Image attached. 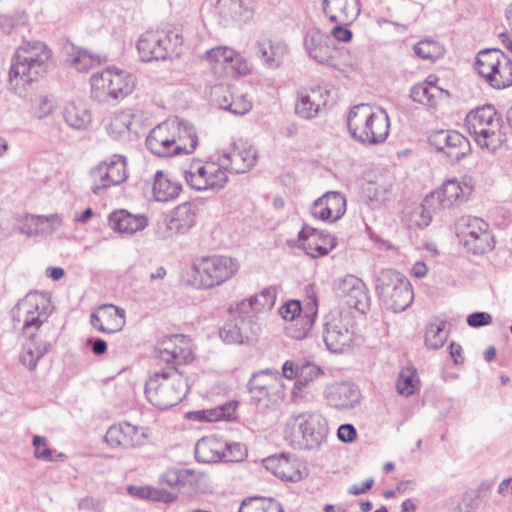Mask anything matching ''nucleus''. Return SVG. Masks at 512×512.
<instances>
[{
	"label": "nucleus",
	"instance_id": "f257e3e1",
	"mask_svg": "<svg viewBox=\"0 0 512 512\" xmlns=\"http://www.w3.org/2000/svg\"><path fill=\"white\" fill-rule=\"evenodd\" d=\"M52 312L51 300L43 292L28 293L11 311L14 327L21 326L23 334L29 338L20 355L21 363L29 370L36 369L38 361L50 348L49 343L36 338V331L48 320Z\"/></svg>",
	"mask_w": 512,
	"mask_h": 512
},
{
	"label": "nucleus",
	"instance_id": "f03ea898",
	"mask_svg": "<svg viewBox=\"0 0 512 512\" xmlns=\"http://www.w3.org/2000/svg\"><path fill=\"white\" fill-rule=\"evenodd\" d=\"M51 50L40 41L23 43L16 51L9 71L12 89L22 95L26 85L47 73Z\"/></svg>",
	"mask_w": 512,
	"mask_h": 512
},
{
	"label": "nucleus",
	"instance_id": "7ed1b4c3",
	"mask_svg": "<svg viewBox=\"0 0 512 512\" xmlns=\"http://www.w3.org/2000/svg\"><path fill=\"white\" fill-rule=\"evenodd\" d=\"M329 433L328 422L319 412L292 413L286 420L284 438L298 450H314L321 447Z\"/></svg>",
	"mask_w": 512,
	"mask_h": 512
},
{
	"label": "nucleus",
	"instance_id": "20e7f679",
	"mask_svg": "<svg viewBox=\"0 0 512 512\" xmlns=\"http://www.w3.org/2000/svg\"><path fill=\"white\" fill-rule=\"evenodd\" d=\"M188 390L187 378L174 366L155 371L145 385L148 401L159 409L177 405L186 397Z\"/></svg>",
	"mask_w": 512,
	"mask_h": 512
},
{
	"label": "nucleus",
	"instance_id": "39448f33",
	"mask_svg": "<svg viewBox=\"0 0 512 512\" xmlns=\"http://www.w3.org/2000/svg\"><path fill=\"white\" fill-rule=\"evenodd\" d=\"M347 125L352 137L364 144L384 142L390 130L386 111L368 104L354 106L349 112Z\"/></svg>",
	"mask_w": 512,
	"mask_h": 512
},
{
	"label": "nucleus",
	"instance_id": "423d86ee",
	"mask_svg": "<svg viewBox=\"0 0 512 512\" xmlns=\"http://www.w3.org/2000/svg\"><path fill=\"white\" fill-rule=\"evenodd\" d=\"M465 124L481 149L493 152L505 141L501 130L502 118L493 105L486 104L470 111Z\"/></svg>",
	"mask_w": 512,
	"mask_h": 512
},
{
	"label": "nucleus",
	"instance_id": "0eeeda50",
	"mask_svg": "<svg viewBox=\"0 0 512 512\" xmlns=\"http://www.w3.org/2000/svg\"><path fill=\"white\" fill-rule=\"evenodd\" d=\"M91 95L99 103L119 101L131 94L136 86L133 74L116 68L108 67L95 73L90 78Z\"/></svg>",
	"mask_w": 512,
	"mask_h": 512
},
{
	"label": "nucleus",
	"instance_id": "6e6552de",
	"mask_svg": "<svg viewBox=\"0 0 512 512\" xmlns=\"http://www.w3.org/2000/svg\"><path fill=\"white\" fill-rule=\"evenodd\" d=\"M375 291L382 303L394 312H402L413 302L409 280L393 269H382L375 278Z\"/></svg>",
	"mask_w": 512,
	"mask_h": 512
},
{
	"label": "nucleus",
	"instance_id": "1a4fd4ad",
	"mask_svg": "<svg viewBox=\"0 0 512 512\" xmlns=\"http://www.w3.org/2000/svg\"><path fill=\"white\" fill-rule=\"evenodd\" d=\"M239 268L236 258L225 255L203 256L192 264L195 285L200 289H211L225 283L237 274Z\"/></svg>",
	"mask_w": 512,
	"mask_h": 512
},
{
	"label": "nucleus",
	"instance_id": "9d476101",
	"mask_svg": "<svg viewBox=\"0 0 512 512\" xmlns=\"http://www.w3.org/2000/svg\"><path fill=\"white\" fill-rule=\"evenodd\" d=\"M475 69L494 89H504L512 85V59L499 49L480 51Z\"/></svg>",
	"mask_w": 512,
	"mask_h": 512
},
{
	"label": "nucleus",
	"instance_id": "9b49d317",
	"mask_svg": "<svg viewBox=\"0 0 512 512\" xmlns=\"http://www.w3.org/2000/svg\"><path fill=\"white\" fill-rule=\"evenodd\" d=\"M183 37L177 31H146L138 42L137 49L142 61H159L178 54Z\"/></svg>",
	"mask_w": 512,
	"mask_h": 512
},
{
	"label": "nucleus",
	"instance_id": "f8f14e48",
	"mask_svg": "<svg viewBox=\"0 0 512 512\" xmlns=\"http://www.w3.org/2000/svg\"><path fill=\"white\" fill-rule=\"evenodd\" d=\"M455 232L464 247L473 254H484L494 247L489 225L482 218L464 215L455 222Z\"/></svg>",
	"mask_w": 512,
	"mask_h": 512
},
{
	"label": "nucleus",
	"instance_id": "ddd939ff",
	"mask_svg": "<svg viewBox=\"0 0 512 512\" xmlns=\"http://www.w3.org/2000/svg\"><path fill=\"white\" fill-rule=\"evenodd\" d=\"M187 184L197 191H219L228 182V175L223 170L220 161H202L194 159L184 170Z\"/></svg>",
	"mask_w": 512,
	"mask_h": 512
},
{
	"label": "nucleus",
	"instance_id": "4468645a",
	"mask_svg": "<svg viewBox=\"0 0 512 512\" xmlns=\"http://www.w3.org/2000/svg\"><path fill=\"white\" fill-rule=\"evenodd\" d=\"M323 340L327 349L333 353H342L350 348L354 340L352 317L339 312L327 315L323 325Z\"/></svg>",
	"mask_w": 512,
	"mask_h": 512
},
{
	"label": "nucleus",
	"instance_id": "2eb2a0df",
	"mask_svg": "<svg viewBox=\"0 0 512 512\" xmlns=\"http://www.w3.org/2000/svg\"><path fill=\"white\" fill-rule=\"evenodd\" d=\"M217 157L226 173H246L256 165L258 150L247 140L238 139L218 151Z\"/></svg>",
	"mask_w": 512,
	"mask_h": 512
},
{
	"label": "nucleus",
	"instance_id": "dca6fc26",
	"mask_svg": "<svg viewBox=\"0 0 512 512\" xmlns=\"http://www.w3.org/2000/svg\"><path fill=\"white\" fill-rule=\"evenodd\" d=\"M282 376L277 370H262L254 373L249 381L251 400L261 407L276 401L283 394Z\"/></svg>",
	"mask_w": 512,
	"mask_h": 512
},
{
	"label": "nucleus",
	"instance_id": "f3484780",
	"mask_svg": "<svg viewBox=\"0 0 512 512\" xmlns=\"http://www.w3.org/2000/svg\"><path fill=\"white\" fill-rule=\"evenodd\" d=\"M178 133L177 118L166 120L155 126L146 138V147L158 157L179 155L185 147L178 145L175 137Z\"/></svg>",
	"mask_w": 512,
	"mask_h": 512
},
{
	"label": "nucleus",
	"instance_id": "a211bd4d",
	"mask_svg": "<svg viewBox=\"0 0 512 512\" xmlns=\"http://www.w3.org/2000/svg\"><path fill=\"white\" fill-rule=\"evenodd\" d=\"M148 437V428L124 421L109 427L105 442L111 448L132 449L145 445Z\"/></svg>",
	"mask_w": 512,
	"mask_h": 512
},
{
	"label": "nucleus",
	"instance_id": "6ab92c4d",
	"mask_svg": "<svg viewBox=\"0 0 512 512\" xmlns=\"http://www.w3.org/2000/svg\"><path fill=\"white\" fill-rule=\"evenodd\" d=\"M472 189L466 181L447 180L438 190L427 195V205H435L439 211L452 208L464 202Z\"/></svg>",
	"mask_w": 512,
	"mask_h": 512
},
{
	"label": "nucleus",
	"instance_id": "aec40b11",
	"mask_svg": "<svg viewBox=\"0 0 512 512\" xmlns=\"http://www.w3.org/2000/svg\"><path fill=\"white\" fill-rule=\"evenodd\" d=\"M260 331V325L251 317L236 316L224 323L219 336L228 344H243L255 341Z\"/></svg>",
	"mask_w": 512,
	"mask_h": 512
},
{
	"label": "nucleus",
	"instance_id": "412c9836",
	"mask_svg": "<svg viewBox=\"0 0 512 512\" xmlns=\"http://www.w3.org/2000/svg\"><path fill=\"white\" fill-rule=\"evenodd\" d=\"M300 247L311 258L327 255L337 245L336 238L328 232L304 225L298 234Z\"/></svg>",
	"mask_w": 512,
	"mask_h": 512
},
{
	"label": "nucleus",
	"instance_id": "4be33fe9",
	"mask_svg": "<svg viewBox=\"0 0 512 512\" xmlns=\"http://www.w3.org/2000/svg\"><path fill=\"white\" fill-rule=\"evenodd\" d=\"M207 475L199 470L189 468H169L161 476L160 482L187 492L199 491L207 485Z\"/></svg>",
	"mask_w": 512,
	"mask_h": 512
},
{
	"label": "nucleus",
	"instance_id": "5701e85b",
	"mask_svg": "<svg viewBox=\"0 0 512 512\" xmlns=\"http://www.w3.org/2000/svg\"><path fill=\"white\" fill-rule=\"evenodd\" d=\"M346 197L338 191H328L310 207L312 216L326 222H336L346 212Z\"/></svg>",
	"mask_w": 512,
	"mask_h": 512
},
{
	"label": "nucleus",
	"instance_id": "b1692460",
	"mask_svg": "<svg viewBox=\"0 0 512 512\" xmlns=\"http://www.w3.org/2000/svg\"><path fill=\"white\" fill-rule=\"evenodd\" d=\"M337 294L350 308L364 313L369 308L370 297L364 282L354 276H344L337 285Z\"/></svg>",
	"mask_w": 512,
	"mask_h": 512
},
{
	"label": "nucleus",
	"instance_id": "393cba45",
	"mask_svg": "<svg viewBox=\"0 0 512 512\" xmlns=\"http://www.w3.org/2000/svg\"><path fill=\"white\" fill-rule=\"evenodd\" d=\"M304 46L310 58L319 64L336 66L337 50L328 35L316 28L309 29L304 38Z\"/></svg>",
	"mask_w": 512,
	"mask_h": 512
},
{
	"label": "nucleus",
	"instance_id": "a878e982",
	"mask_svg": "<svg viewBox=\"0 0 512 512\" xmlns=\"http://www.w3.org/2000/svg\"><path fill=\"white\" fill-rule=\"evenodd\" d=\"M324 398L327 404L339 411L355 408L360 403L361 393L349 382H335L326 386Z\"/></svg>",
	"mask_w": 512,
	"mask_h": 512
},
{
	"label": "nucleus",
	"instance_id": "bb28decb",
	"mask_svg": "<svg viewBox=\"0 0 512 512\" xmlns=\"http://www.w3.org/2000/svg\"><path fill=\"white\" fill-rule=\"evenodd\" d=\"M329 91L321 86L301 91L295 101V114L305 120L316 118L326 107Z\"/></svg>",
	"mask_w": 512,
	"mask_h": 512
},
{
	"label": "nucleus",
	"instance_id": "cd10ccee",
	"mask_svg": "<svg viewBox=\"0 0 512 512\" xmlns=\"http://www.w3.org/2000/svg\"><path fill=\"white\" fill-rule=\"evenodd\" d=\"M90 323L102 333H117L125 326L126 312L113 304H103L91 313Z\"/></svg>",
	"mask_w": 512,
	"mask_h": 512
},
{
	"label": "nucleus",
	"instance_id": "c85d7f7f",
	"mask_svg": "<svg viewBox=\"0 0 512 512\" xmlns=\"http://www.w3.org/2000/svg\"><path fill=\"white\" fill-rule=\"evenodd\" d=\"M431 144L444 152L452 161H459L469 150V141L454 130H440L430 137Z\"/></svg>",
	"mask_w": 512,
	"mask_h": 512
},
{
	"label": "nucleus",
	"instance_id": "c756f323",
	"mask_svg": "<svg viewBox=\"0 0 512 512\" xmlns=\"http://www.w3.org/2000/svg\"><path fill=\"white\" fill-rule=\"evenodd\" d=\"M179 345L180 351L178 357L181 362L190 363L193 360V351L191 340L182 334H174L163 337L157 343L158 356L161 361L170 364L175 358V347Z\"/></svg>",
	"mask_w": 512,
	"mask_h": 512
},
{
	"label": "nucleus",
	"instance_id": "7c9ffc66",
	"mask_svg": "<svg viewBox=\"0 0 512 512\" xmlns=\"http://www.w3.org/2000/svg\"><path fill=\"white\" fill-rule=\"evenodd\" d=\"M322 9L330 22L351 24L360 14L359 0H323Z\"/></svg>",
	"mask_w": 512,
	"mask_h": 512
},
{
	"label": "nucleus",
	"instance_id": "2f4dec72",
	"mask_svg": "<svg viewBox=\"0 0 512 512\" xmlns=\"http://www.w3.org/2000/svg\"><path fill=\"white\" fill-rule=\"evenodd\" d=\"M224 441L215 436H206L197 441L195 445V458L201 463H217L228 461L227 451L230 449Z\"/></svg>",
	"mask_w": 512,
	"mask_h": 512
},
{
	"label": "nucleus",
	"instance_id": "473e14b6",
	"mask_svg": "<svg viewBox=\"0 0 512 512\" xmlns=\"http://www.w3.org/2000/svg\"><path fill=\"white\" fill-rule=\"evenodd\" d=\"M256 51L263 66L268 69H277L282 65L289 48L283 41L263 38L257 41Z\"/></svg>",
	"mask_w": 512,
	"mask_h": 512
},
{
	"label": "nucleus",
	"instance_id": "72a5a7b5",
	"mask_svg": "<svg viewBox=\"0 0 512 512\" xmlns=\"http://www.w3.org/2000/svg\"><path fill=\"white\" fill-rule=\"evenodd\" d=\"M394 177L389 174L376 176L364 188V193L373 208H378L390 201L393 196Z\"/></svg>",
	"mask_w": 512,
	"mask_h": 512
},
{
	"label": "nucleus",
	"instance_id": "f704fd0d",
	"mask_svg": "<svg viewBox=\"0 0 512 512\" xmlns=\"http://www.w3.org/2000/svg\"><path fill=\"white\" fill-rule=\"evenodd\" d=\"M263 462L265 468L281 480L297 482L302 479L297 462L284 454L267 457Z\"/></svg>",
	"mask_w": 512,
	"mask_h": 512
},
{
	"label": "nucleus",
	"instance_id": "c9c22d12",
	"mask_svg": "<svg viewBox=\"0 0 512 512\" xmlns=\"http://www.w3.org/2000/svg\"><path fill=\"white\" fill-rule=\"evenodd\" d=\"M196 223V206L190 202L175 207L171 217L167 222L169 235L184 234L188 232Z\"/></svg>",
	"mask_w": 512,
	"mask_h": 512
},
{
	"label": "nucleus",
	"instance_id": "e433bc0d",
	"mask_svg": "<svg viewBox=\"0 0 512 512\" xmlns=\"http://www.w3.org/2000/svg\"><path fill=\"white\" fill-rule=\"evenodd\" d=\"M108 221L114 231L126 234H134L148 225L146 216L133 215L126 210L114 211L110 214Z\"/></svg>",
	"mask_w": 512,
	"mask_h": 512
},
{
	"label": "nucleus",
	"instance_id": "4c0bfd02",
	"mask_svg": "<svg viewBox=\"0 0 512 512\" xmlns=\"http://www.w3.org/2000/svg\"><path fill=\"white\" fill-rule=\"evenodd\" d=\"M445 95H448L447 91L428 80L415 84L410 90V97L414 102L432 108L436 107Z\"/></svg>",
	"mask_w": 512,
	"mask_h": 512
},
{
	"label": "nucleus",
	"instance_id": "58836bf2",
	"mask_svg": "<svg viewBox=\"0 0 512 512\" xmlns=\"http://www.w3.org/2000/svg\"><path fill=\"white\" fill-rule=\"evenodd\" d=\"M92 112L85 103H69L64 110V120L72 129L86 130L92 123Z\"/></svg>",
	"mask_w": 512,
	"mask_h": 512
},
{
	"label": "nucleus",
	"instance_id": "ea45409f",
	"mask_svg": "<svg viewBox=\"0 0 512 512\" xmlns=\"http://www.w3.org/2000/svg\"><path fill=\"white\" fill-rule=\"evenodd\" d=\"M134 115L131 110L118 111L106 125L108 135L115 140H126L132 131Z\"/></svg>",
	"mask_w": 512,
	"mask_h": 512
},
{
	"label": "nucleus",
	"instance_id": "a19ab883",
	"mask_svg": "<svg viewBox=\"0 0 512 512\" xmlns=\"http://www.w3.org/2000/svg\"><path fill=\"white\" fill-rule=\"evenodd\" d=\"M323 375L324 371L320 366L313 362L303 360L300 367L299 379L296 380L291 392L293 401L302 399L304 397L302 394V388L306 387L309 383L317 380Z\"/></svg>",
	"mask_w": 512,
	"mask_h": 512
},
{
	"label": "nucleus",
	"instance_id": "79ce46f5",
	"mask_svg": "<svg viewBox=\"0 0 512 512\" xmlns=\"http://www.w3.org/2000/svg\"><path fill=\"white\" fill-rule=\"evenodd\" d=\"M181 191V185L169 179L162 171H157L153 183V196L156 201L167 202L175 199Z\"/></svg>",
	"mask_w": 512,
	"mask_h": 512
},
{
	"label": "nucleus",
	"instance_id": "37998d69",
	"mask_svg": "<svg viewBox=\"0 0 512 512\" xmlns=\"http://www.w3.org/2000/svg\"><path fill=\"white\" fill-rule=\"evenodd\" d=\"M318 311L317 298L314 293L307 292V302L305 304L304 315L298 320L301 322V328L291 330L290 334L295 339L305 338L312 329Z\"/></svg>",
	"mask_w": 512,
	"mask_h": 512
},
{
	"label": "nucleus",
	"instance_id": "c03bdc74",
	"mask_svg": "<svg viewBox=\"0 0 512 512\" xmlns=\"http://www.w3.org/2000/svg\"><path fill=\"white\" fill-rule=\"evenodd\" d=\"M177 127L178 133L175 140L179 143L178 145L185 147V150L179 151V155L193 153L198 146V136L195 128L189 122L178 118Z\"/></svg>",
	"mask_w": 512,
	"mask_h": 512
},
{
	"label": "nucleus",
	"instance_id": "a18cd8bd",
	"mask_svg": "<svg viewBox=\"0 0 512 512\" xmlns=\"http://www.w3.org/2000/svg\"><path fill=\"white\" fill-rule=\"evenodd\" d=\"M128 492L141 499H149L163 503H172L176 500V495L161 488L150 486H129Z\"/></svg>",
	"mask_w": 512,
	"mask_h": 512
},
{
	"label": "nucleus",
	"instance_id": "49530a36",
	"mask_svg": "<svg viewBox=\"0 0 512 512\" xmlns=\"http://www.w3.org/2000/svg\"><path fill=\"white\" fill-rule=\"evenodd\" d=\"M91 191L95 195H102L112 186H116L111 179L109 171L100 162L89 172Z\"/></svg>",
	"mask_w": 512,
	"mask_h": 512
},
{
	"label": "nucleus",
	"instance_id": "de8ad7c7",
	"mask_svg": "<svg viewBox=\"0 0 512 512\" xmlns=\"http://www.w3.org/2000/svg\"><path fill=\"white\" fill-rule=\"evenodd\" d=\"M102 165L109 171L111 179L115 185H119L126 181L128 177L127 173V161L126 157L118 154H114L107 159L103 160Z\"/></svg>",
	"mask_w": 512,
	"mask_h": 512
},
{
	"label": "nucleus",
	"instance_id": "09e8293b",
	"mask_svg": "<svg viewBox=\"0 0 512 512\" xmlns=\"http://www.w3.org/2000/svg\"><path fill=\"white\" fill-rule=\"evenodd\" d=\"M415 55L423 60L435 61L444 55L443 46L431 39H424L414 45Z\"/></svg>",
	"mask_w": 512,
	"mask_h": 512
},
{
	"label": "nucleus",
	"instance_id": "8fccbe9b",
	"mask_svg": "<svg viewBox=\"0 0 512 512\" xmlns=\"http://www.w3.org/2000/svg\"><path fill=\"white\" fill-rule=\"evenodd\" d=\"M419 384L415 368L406 367L401 370L397 379V392L402 396H411Z\"/></svg>",
	"mask_w": 512,
	"mask_h": 512
},
{
	"label": "nucleus",
	"instance_id": "3c124183",
	"mask_svg": "<svg viewBox=\"0 0 512 512\" xmlns=\"http://www.w3.org/2000/svg\"><path fill=\"white\" fill-rule=\"evenodd\" d=\"M67 61L78 71H87L94 65L97 59L87 50L72 45L68 52Z\"/></svg>",
	"mask_w": 512,
	"mask_h": 512
},
{
	"label": "nucleus",
	"instance_id": "603ef678",
	"mask_svg": "<svg viewBox=\"0 0 512 512\" xmlns=\"http://www.w3.org/2000/svg\"><path fill=\"white\" fill-rule=\"evenodd\" d=\"M439 210L435 205L428 206L427 205V196L424 198L423 202L414 208L411 213V223L417 227L423 228L429 225L432 220V216L434 213H437Z\"/></svg>",
	"mask_w": 512,
	"mask_h": 512
},
{
	"label": "nucleus",
	"instance_id": "864d4df0",
	"mask_svg": "<svg viewBox=\"0 0 512 512\" xmlns=\"http://www.w3.org/2000/svg\"><path fill=\"white\" fill-rule=\"evenodd\" d=\"M254 303V312L260 313L273 308L277 298L276 286L264 288L260 293L251 297Z\"/></svg>",
	"mask_w": 512,
	"mask_h": 512
},
{
	"label": "nucleus",
	"instance_id": "5fc2aeb1",
	"mask_svg": "<svg viewBox=\"0 0 512 512\" xmlns=\"http://www.w3.org/2000/svg\"><path fill=\"white\" fill-rule=\"evenodd\" d=\"M31 223L35 225V234L52 233L62 225V218L58 214L37 215L31 217Z\"/></svg>",
	"mask_w": 512,
	"mask_h": 512
},
{
	"label": "nucleus",
	"instance_id": "6e6d98bb",
	"mask_svg": "<svg viewBox=\"0 0 512 512\" xmlns=\"http://www.w3.org/2000/svg\"><path fill=\"white\" fill-rule=\"evenodd\" d=\"M235 55V50L227 46H217L207 50L202 59L207 61L211 65L216 64H228L229 60H232V56Z\"/></svg>",
	"mask_w": 512,
	"mask_h": 512
},
{
	"label": "nucleus",
	"instance_id": "4d7b16f0",
	"mask_svg": "<svg viewBox=\"0 0 512 512\" xmlns=\"http://www.w3.org/2000/svg\"><path fill=\"white\" fill-rule=\"evenodd\" d=\"M217 9L225 19L242 20V2L240 0H218Z\"/></svg>",
	"mask_w": 512,
	"mask_h": 512
},
{
	"label": "nucleus",
	"instance_id": "13d9d810",
	"mask_svg": "<svg viewBox=\"0 0 512 512\" xmlns=\"http://www.w3.org/2000/svg\"><path fill=\"white\" fill-rule=\"evenodd\" d=\"M445 323L430 324L425 333V343L429 348L438 349L443 346L446 341L444 332Z\"/></svg>",
	"mask_w": 512,
	"mask_h": 512
},
{
	"label": "nucleus",
	"instance_id": "bf43d9fd",
	"mask_svg": "<svg viewBox=\"0 0 512 512\" xmlns=\"http://www.w3.org/2000/svg\"><path fill=\"white\" fill-rule=\"evenodd\" d=\"M56 104L48 96L40 95L35 98L32 105V114L37 119L49 117L55 110Z\"/></svg>",
	"mask_w": 512,
	"mask_h": 512
},
{
	"label": "nucleus",
	"instance_id": "052dcab7",
	"mask_svg": "<svg viewBox=\"0 0 512 512\" xmlns=\"http://www.w3.org/2000/svg\"><path fill=\"white\" fill-rule=\"evenodd\" d=\"M301 312L302 307L298 300H290L279 308L282 318L286 321H296L295 326H301V322L298 321L302 317Z\"/></svg>",
	"mask_w": 512,
	"mask_h": 512
},
{
	"label": "nucleus",
	"instance_id": "680f3d73",
	"mask_svg": "<svg viewBox=\"0 0 512 512\" xmlns=\"http://www.w3.org/2000/svg\"><path fill=\"white\" fill-rule=\"evenodd\" d=\"M222 108L235 115H244L252 109V102L245 95H236L227 106Z\"/></svg>",
	"mask_w": 512,
	"mask_h": 512
},
{
	"label": "nucleus",
	"instance_id": "e2e57ef3",
	"mask_svg": "<svg viewBox=\"0 0 512 512\" xmlns=\"http://www.w3.org/2000/svg\"><path fill=\"white\" fill-rule=\"evenodd\" d=\"M222 410L218 407L188 413V418L200 422H214L224 420Z\"/></svg>",
	"mask_w": 512,
	"mask_h": 512
},
{
	"label": "nucleus",
	"instance_id": "0e129e2a",
	"mask_svg": "<svg viewBox=\"0 0 512 512\" xmlns=\"http://www.w3.org/2000/svg\"><path fill=\"white\" fill-rule=\"evenodd\" d=\"M32 444L34 446V456L37 459L45 461H53L52 450L48 447L45 437L35 435Z\"/></svg>",
	"mask_w": 512,
	"mask_h": 512
},
{
	"label": "nucleus",
	"instance_id": "69168bd1",
	"mask_svg": "<svg viewBox=\"0 0 512 512\" xmlns=\"http://www.w3.org/2000/svg\"><path fill=\"white\" fill-rule=\"evenodd\" d=\"M303 360H287L282 366L283 376L287 379H299L300 367Z\"/></svg>",
	"mask_w": 512,
	"mask_h": 512
},
{
	"label": "nucleus",
	"instance_id": "338daca9",
	"mask_svg": "<svg viewBox=\"0 0 512 512\" xmlns=\"http://www.w3.org/2000/svg\"><path fill=\"white\" fill-rule=\"evenodd\" d=\"M229 60L228 65L239 75H247L250 71L246 59L235 51V55Z\"/></svg>",
	"mask_w": 512,
	"mask_h": 512
},
{
	"label": "nucleus",
	"instance_id": "774afa93",
	"mask_svg": "<svg viewBox=\"0 0 512 512\" xmlns=\"http://www.w3.org/2000/svg\"><path fill=\"white\" fill-rule=\"evenodd\" d=\"M492 323V316L486 312H475L467 317V324L471 327H481Z\"/></svg>",
	"mask_w": 512,
	"mask_h": 512
}]
</instances>
